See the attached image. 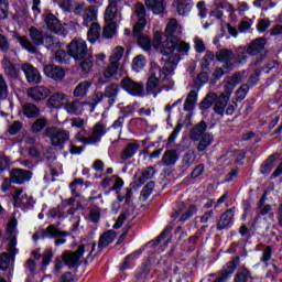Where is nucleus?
Wrapping results in <instances>:
<instances>
[{"label": "nucleus", "instance_id": "obj_1", "mask_svg": "<svg viewBox=\"0 0 282 282\" xmlns=\"http://www.w3.org/2000/svg\"><path fill=\"white\" fill-rule=\"evenodd\" d=\"M29 34L31 42L25 36H18V41L21 47L26 50L29 54H37V47H41V45H43L45 35H43V31L39 30L36 26H31Z\"/></svg>", "mask_w": 282, "mask_h": 282}, {"label": "nucleus", "instance_id": "obj_2", "mask_svg": "<svg viewBox=\"0 0 282 282\" xmlns=\"http://www.w3.org/2000/svg\"><path fill=\"white\" fill-rule=\"evenodd\" d=\"M66 50L74 61H83L86 58L89 50L87 48V42L82 37H75L70 41V43L66 46Z\"/></svg>", "mask_w": 282, "mask_h": 282}, {"label": "nucleus", "instance_id": "obj_3", "mask_svg": "<svg viewBox=\"0 0 282 282\" xmlns=\"http://www.w3.org/2000/svg\"><path fill=\"white\" fill-rule=\"evenodd\" d=\"M44 134L51 139L52 147H58L62 151L65 149V143L69 140V131L58 130L56 127H48L45 129Z\"/></svg>", "mask_w": 282, "mask_h": 282}, {"label": "nucleus", "instance_id": "obj_4", "mask_svg": "<svg viewBox=\"0 0 282 282\" xmlns=\"http://www.w3.org/2000/svg\"><path fill=\"white\" fill-rule=\"evenodd\" d=\"M175 50L178 53H182V52L188 53L191 52V44L186 42H180V37H176L171 41H164L161 48V54L163 56H171V54H173Z\"/></svg>", "mask_w": 282, "mask_h": 282}, {"label": "nucleus", "instance_id": "obj_5", "mask_svg": "<svg viewBox=\"0 0 282 282\" xmlns=\"http://www.w3.org/2000/svg\"><path fill=\"white\" fill-rule=\"evenodd\" d=\"M63 237H69V231H62L56 228L54 225H50L45 230H42L41 239H56L55 246H63V243H67V239Z\"/></svg>", "mask_w": 282, "mask_h": 282}, {"label": "nucleus", "instance_id": "obj_6", "mask_svg": "<svg viewBox=\"0 0 282 282\" xmlns=\"http://www.w3.org/2000/svg\"><path fill=\"white\" fill-rule=\"evenodd\" d=\"M120 87L129 94V96H142L144 94V84L133 80L131 77H123L120 82Z\"/></svg>", "mask_w": 282, "mask_h": 282}, {"label": "nucleus", "instance_id": "obj_7", "mask_svg": "<svg viewBox=\"0 0 282 282\" xmlns=\"http://www.w3.org/2000/svg\"><path fill=\"white\" fill-rule=\"evenodd\" d=\"M241 263V258L239 256L235 257L231 261H228L221 270L218 272V278L213 282H225L235 274L237 267Z\"/></svg>", "mask_w": 282, "mask_h": 282}, {"label": "nucleus", "instance_id": "obj_8", "mask_svg": "<svg viewBox=\"0 0 282 282\" xmlns=\"http://www.w3.org/2000/svg\"><path fill=\"white\" fill-rule=\"evenodd\" d=\"M216 61L218 63H224L223 69H228L229 72H232L235 69V52L230 48H220L216 52Z\"/></svg>", "mask_w": 282, "mask_h": 282}, {"label": "nucleus", "instance_id": "obj_9", "mask_svg": "<svg viewBox=\"0 0 282 282\" xmlns=\"http://www.w3.org/2000/svg\"><path fill=\"white\" fill-rule=\"evenodd\" d=\"M32 171L21 167H13L9 172V177H11L12 184H17L18 186L23 185L24 182H30V180H32Z\"/></svg>", "mask_w": 282, "mask_h": 282}, {"label": "nucleus", "instance_id": "obj_10", "mask_svg": "<svg viewBox=\"0 0 282 282\" xmlns=\"http://www.w3.org/2000/svg\"><path fill=\"white\" fill-rule=\"evenodd\" d=\"M22 72L24 73V76L28 83H30V85H39V83H41L42 80L41 73L36 67H34V65L23 64Z\"/></svg>", "mask_w": 282, "mask_h": 282}, {"label": "nucleus", "instance_id": "obj_11", "mask_svg": "<svg viewBox=\"0 0 282 282\" xmlns=\"http://www.w3.org/2000/svg\"><path fill=\"white\" fill-rule=\"evenodd\" d=\"M265 45H268V39L260 36L251 41L249 45H247V54L249 56H259L265 50Z\"/></svg>", "mask_w": 282, "mask_h": 282}, {"label": "nucleus", "instance_id": "obj_12", "mask_svg": "<svg viewBox=\"0 0 282 282\" xmlns=\"http://www.w3.org/2000/svg\"><path fill=\"white\" fill-rule=\"evenodd\" d=\"M51 94L52 91L50 88L45 86H35L28 89V96L29 98H32L34 102H43V100H45V98H47Z\"/></svg>", "mask_w": 282, "mask_h": 282}, {"label": "nucleus", "instance_id": "obj_13", "mask_svg": "<svg viewBox=\"0 0 282 282\" xmlns=\"http://www.w3.org/2000/svg\"><path fill=\"white\" fill-rule=\"evenodd\" d=\"M232 219H235V208L225 210L216 225L217 230H230L232 228Z\"/></svg>", "mask_w": 282, "mask_h": 282}, {"label": "nucleus", "instance_id": "obj_14", "mask_svg": "<svg viewBox=\"0 0 282 282\" xmlns=\"http://www.w3.org/2000/svg\"><path fill=\"white\" fill-rule=\"evenodd\" d=\"M43 72L47 76V78H52L57 83L65 78V69H63V67L61 66H56L55 64L44 66Z\"/></svg>", "mask_w": 282, "mask_h": 282}, {"label": "nucleus", "instance_id": "obj_15", "mask_svg": "<svg viewBox=\"0 0 282 282\" xmlns=\"http://www.w3.org/2000/svg\"><path fill=\"white\" fill-rule=\"evenodd\" d=\"M118 69H120L118 62H111L104 70V76L98 78V84L107 85V83H109V80H111V78L118 74Z\"/></svg>", "mask_w": 282, "mask_h": 282}, {"label": "nucleus", "instance_id": "obj_16", "mask_svg": "<svg viewBox=\"0 0 282 282\" xmlns=\"http://www.w3.org/2000/svg\"><path fill=\"white\" fill-rule=\"evenodd\" d=\"M206 131H208V123L202 120L189 130V139L192 142H199V139L205 135Z\"/></svg>", "mask_w": 282, "mask_h": 282}, {"label": "nucleus", "instance_id": "obj_17", "mask_svg": "<svg viewBox=\"0 0 282 282\" xmlns=\"http://www.w3.org/2000/svg\"><path fill=\"white\" fill-rule=\"evenodd\" d=\"M2 67L6 69L10 78H19L21 76V68L10 59V57L4 56L2 59Z\"/></svg>", "mask_w": 282, "mask_h": 282}, {"label": "nucleus", "instance_id": "obj_18", "mask_svg": "<svg viewBox=\"0 0 282 282\" xmlns=\"http://www.w3.org/2000/svg\"><path fill=\"white\" fill-rule=\"evenodd\" d=\"M116 237H118V232L113 229H109L105 231L100 237H99V242H98V249L99 251L102 250V248H107L108 246H111L113 241H116Z\"/></svg>", "mask_w": 282, "mask_h": 282}, {"label": "nucleus", "instance_id": "obj_19", "mask_svg": "<svg viewBox=\"0 0 282 282\" xmlns=\"http://www.w3.org/2000/svg\"><path fill=\"white\" fill-rule=\"evenodd\" d=\"M22 113L28 120H34L41 116V108L32 102H26L22 106Z\"/></svg>", "mask_w": 282, "mask_h": 282}, {"label": "nucleus", "instance_id": "obj_20", "mask_svg": "<svg viewBox=\"0 0 282 282\" xmlns=\"http://www.w3.org/2000/svg\"><path fill=\"white\" fill-rule=\"evenodd\" d=\"M34 204H36L34 197L29 196L28 194H23L17 203H13V207L25 212L32 210V208H34Z\"/></svg>", "mask_w": 282, "mask_h": 282}, {"label": "nucleus", "instance_id": "obj_21", "mask_svg": "<svg viewBox=\"0 0 282 282\" xmlns=\"http://www.w3.org/2000/svg\"><path fill=\"white\" fill-rule=\"evenodd\" d=\"M44 23L53 34H58L61 32V20L54 15V13H47L44 18Z\"/></svg>", "mask_w": 282, "mask_h": 282}, {"label": "nucleus", "instance_id": "obj_22", "mask_svg": "<svg viewBox=\"0 0 282 282\" xmlns=\"http://www.w3.org/2000/svg\"><path fill=\"white\" fill-rule=\"evenodd\" d=\"M118 1L120 0H111L106 8L104 17L106 23H116V21L113 20L116 19V17H118V12H113V10L118 9Z\"/></svg>", "mask_w": 282, "mask_h": 282}, {"label": "nucleus", "instance_id": "obj_23", "mask_svg": "<svg viewBox=\"0 0 282 282\" xmlns=\"http://www.w3.org/2000/svg\"><path fill=\"white\" fill-rule=\"evenodd\" d=\"M213 142H215V135H213V133L206 132L205 134H203L198 140V153H204V151L207 150L208 147L213 144Z\"/></svg>", "mask_w": 282, "mask_h": 282}, {"label": "nucleus", "instance_id": "obj_24", "mask_svg": "<svg viewBox=\"0 0 282 282\" xmlns=\"http://www.w3.org/2000/svg\"><path fill=\"white\" fill-rule=\"evenodd\" d=\"M140 149V143L138 141L128 143L126 148L121 151V160H131L138 153Z\"/></svg>", "mask_w": 282, "mask_h": 282}, {"label": "nucleus", "instance_id": "obj_25", "mask_svg": "<svg viewBox=\"0 0 282 282\" xmlns=\"http://www.w3.org/2000/svg\"><path fill=\"white\" fill-rule=\"evenodd\" d=\"M180 160V155L177 154V150H167L164 152L162 156V162L164 166H173Z\"/></svg>", "mask_w": 282, "mask_h": 282}, {"label": "nucleus", "instance_id": "obj_26", "mask_svg": "<svg viewBox=\"0 0 282 282\" xmlns=\"http://www.w3.org/2000/svg\"><path fill=\"white\" fill-rule=\"evenodd\" d=\"M62 257L64 259V265H67L69 270H72V268H78L80 264V260H78V257H76L72 251H65L62 253Z\"/></svg>", "mask_w": 282, "mask_h": 282}, {"label": "nucleus", "instance_id": "obj_27", "mask_svg": "<svg viewBox=\"0 0 282 282\" xmlns=\"http://www.w3.org/2000/svg\"><path fill=\"white\" fill-rule=\"evenodd\" d=\"M65 98H66L65 94L55 93L46 101V107L48 109H58V107L61 106V102H63V100H65Z\"/></svg>", "mask_w": 282, "mask_h": 282}, {"label": "nucleus", "instance_id": "obj_28", "mask_svg": "<svg viewBox=\"0 0 282 282\" xmlns=\"http://www.w3.org/2000/svg\"><path fill=\"white\" fill-rule=\"evenodd\" d=\"M235 57L234 61H236L237 65H246L248 63V46H239L235 51Z\"/></svg>", "mask_w": 282, "mask_h": 282}, {"label": "nucleus", "instance_id": "obj_29", "mask_svg": "<svg viewBox=\"0 0 282 282\" xmlns=\"http://www.w3.org/2000/svg\"><path fill=\"white\" fill-rule=\"evenodd\" d=\"M274 162H276V154H271L260 166V173L262 175H270L274 169Z\"/></svg>", "mask_w": 282, "mask_h": 282}, {"label": "nucleus", "instance_id": "obj_30", "mask_svg": "<svg viewBox=\"0 0 282 282\" xmlns=\"http://www.w3.org/2000/svg\"><path fill=\"white\" fill-rule=\"evenodd\" d=\"M173 230V226L167 225L163 231L155 238V240H152L150 242H148V246L150 248H158V246H160V243H162L163 239H166L167 235H171V231Z\"/></svg>", "mask_w": 282, "mask_h": 282}, {"label": "nucleus", "instance_id": "obj_31", "mask_svg": "<svg viewBox=\"0 0 282 282\" xmlns=\"http://www.w3.org/2000/svg\"><path fill=\"white\" fill-rule=\"evenodd\" d=\"M106 127H107V124H105V122H102V121H99L94 126L93 138L97 142H100L101 138H104V135H107V130H105Z\"/></svg>", "mask_w": 282, "mask_h": 282}, {"label": "nucleus", "instance_id": "obj_32", "mask_svg": "<svg viewBox=\"0 0 282 282\" xmlns=\"http://www.w3.org/2000/svg\"><path fill=\"white\" fill-rule=\"evenodd\" d=\"M89 87H91V83L89 82L78 84L73 91V96L75 98H85L87 91H89Z\"/></svg>", "mask_w": 282, "mask_h": 282}, {"label": "nucleus", "instance_id": "obj_33", "mask_svg": "<svg viewBox=\"0 0 282 282\" xmlns=\"http://www.w3.org/2000/svg\"><path fill=\"white\" fill-rule=\"evenodd\" d=\"M196 102H197V91L191 90L184 102V107H183L184 111H193V109H195Z\"/></svg>", "mask_w": 282, "mask_h": 282}, {"label": "nucleus", "instance_id": "obj_34", "mask_svg": "<svg viewBox=\"0 0 282 282\" xmlns=\"http://www.w3.org/2000/svg\"><path fill=\"white\" fill-rule=\"evenodd\" d=\"M158 85H160V79L155 76V73H152L148 78L145 84V91L148 95L155 94V89H158Z\"/></svg>", "mask_w": 282, "mask_h": 282}, {"label": "nucleus", "instance_id": "obj_35", "mask_svg": "<svg viewBox=\"0 0 282 282\" xmlns=\"http://www.w3.org/2000/svg\"><path fill=\"white\" fill-rule=\"evenodd\" d=\"M45 127H47V118H39L33 121L30 131L31 133H34L36 135L37 133H41V131H43Z\"/></svg>", "mask_w": 282, "mask_h": 282}, {"label": "nucleus", "instance_id": "obj_36", "mask_svg": "<svg viewBox=\"0 0 282 282\" xmlns=\"http://www.w3.org/2000/svg\"><path fill=\"white\" fill-rule=\"evenodd\" d=\"M154 188H155V182L154 181L148 182L140 192L141 202H147V199H149V197H151V195L153 194Z\"/></svg>", "mask_w": 282, "mask_h": 282}, {"label": "nucleus", "instance_id": "obj_37", "mask_svg": "<svg viewBox=\"0 0 282 282\" xmlns=\"http://www.w3.org/2000/svg\"><path fill=\"white\" fill-rule=\"evenodd\" d=\"M175 32H177V21H171L170 23H167V25L165 26V41H174L175 39H177V36L175 35Z\"/></svg>", "mask_w": 282, "mask_h": 282}, {"label": "nucleus", "instance_id": "obj_38", "mask_svg": "<svg viewBox=\"0 0 282 282\" xmlns=\"http://www.w3.org/2000/svg\"><path fill=\"white\" fill-rule=\"evenodd\" d=\"M252 276V272L246 267L238 269V272L235 274L234 282H248V279Z\"/></svg>", "mask_w": 282, "mask_h": 282}, {"label": "nucleus", "instance_id": "obj_39", "mask_svg": "<svg viewBox=\"0 0 282 282\" xmlns=\"http://www.w3.org/2000/svg\"><path fill=\"white\" fill-rule=\"evenodd\" d=\"M55 61L61 65H69V61H72V55H69V51L57 50L55 52Z\"/></svg>", "mask_w": 282, "mask_h": 282}, {"label": "nucleus", "instance_id": "obj_40", "mask_svg": "<svg viewBox=\"0 0 282 282\" xmlns=\"http://www.w3.org/2000/svg\"><path fill=\"white\" fill-rule=\"evenodd\" d=\"M144 28H147V19H138L132 28V37L137 39L138 36H142Z\"/></svg>", "mask_w": 282, "mask_h": 282}, {"label": "nucleus", "instance_id": "obj_41", "mask_svg": "<svg viewBox=\"0 0 282 282\" xmlns=\"http://www.w3.org/2000/svg\"><path fill=\"white\" fill-rule=\"evenodd\" d=\"M134 39H137V43L139 47H141V50H143L144 52H151V47H153V44L151 43V37L147 35H139Z\"/></svg>", "mask_w": 282, "mask_h": 282}, {"label": "nucleus", "instance_id": "obj_42", "mask_svg": "<svg viewBox=\"0 0 282 282\" xmlns=\"http://www.w3.org/2000/svg\"><path fill=\"white\" fill-rule=\"evenodd\" d=\"M215 61V53L213 51H206L204 57L200 61L202 72H206L210 67V63Z\"/></svg>", "mask_w": 282, "mask_h": 282}, {"label": "nucleus", "instance_id": "obj_43", "mask_svg": "<svg viewBox=\"0 0 282 282\" xmlns=\"http://www.w3.org/2000/svg\"><path fill=\"white\" fill-rule=\"evenodd\" d=\"M248 91H250V86L248 84H242L237 90H236V97L232 98L236 102H241L246 99V96H248Z\"/></svg>", "mask_w": 282, "mask_h": 282}, {"label": "nucleus", "instance_id": "obj_44", "mask_svg": "<svg viewBox=\"0 0 282 282\" xmlns=\"http://www.w3.org/2000/svg\"><path fill=\"white\" fill-rule=\"evenodd\" d=\"M118 94H120V86L112 83L105 88L104 96L105 98H116Z\"/></svg>", "mask_w": 282, "mask_h": 282}, {"label": "nucleus", "instance_id": "obj_45", "mask_svg": "<svg viewBox=\"0 0 282 282\" xmlns=\"http://www.w3.org/2000/svg\"><path fill=\"white\" fill-rule=\"evenodd\" d=\"M116 28H118L117 22H108V24L104 26V31H102L104 39H113V34H116Z\"/></svg>", "mask_w": 282, "mask_h": 282}, {"label": "nucleus", "instance_id": "obj_46", "mask_svg": "<svg viewBox=\"0 0 282 282\" xmlns=\"http://www.w3.org/2000/svg\"><path fill=\"white\" fill-rule=\"evenodd\" d=\"M14 259V256L9 254L8 252L0 253V270L6 272L10 268V260Z\"/></svg>", "mask_w": 282, "mask_h": 282}, {"label": "nucleus", "instance_id": "obj_47", "mask_svg": "<svg viewBox=\"0 0 282 282\" xmlns=\"http://www.w3.org/2000/svg\"><path fill=\"white\" fill-rule=\"evenodd\" d=\"M10 14V2L8 0H0V21L8 19Z\"/></svg>", "mask_w": 282, "mask_h": 282}, {"label": "nucleus", "instance_id": "obj_48", "mask_svg": "<svg viewBox=\"0 0 282 282\" xmlns=\"http://www.w3.org/2000/svg\"><path fill=\"white\" fill-rule=\"evenodd\" d=\"M182 129H184V124L178 121L176 123L174 130L167 138V144H173V142H175V140H177V135H180V133L182 132Z\"/></svg>", "mask_w": 282, "mask_h": 282}, {"label": "nucleus", "instance_id": "obj_49", "mask_svg": "<svg viewBox=\"0 0 282 282\" xmlns=\"http://www.w3.org/2000/svg\"><path fill=\"white\" fill-rule=\"evenodd\" d=\"M166 11V2L164 0H158L155 4L151 8L153 14H164Z\"/></svg>", "mask_w": 282, "mask_h": 282}, {"label": "nucleus", "instance_id": "obj_50", "mask_svg": "<svg viewBox=\"0 0 282 282\" xmlns=\"http://www.w3.org/2000/svg\"><path fill=\"white\" fill-rule=\"evenodd\" d=\"M91 55H89L88 57H84L82 61V63L79 64V67H82V72H84L85 74H87V72L91 70V67H94V61L91 59Z\"/></svg>", "mask_w": 282, "mask_h": 282}, {"label": "nucleus", "instance_id": "obj_51", "mask_svg": "<svg viewBox=\"0 0 282 282\" xmlns=\"http://www.w3.org/2000/svg\"><path fill=\"white\" fill-rule=\"evenodd\" d=\"M261 69L257 68L252 74H250L248 78V86L250 87H257L259 85V76H261Z\"/></svg>", "mask_w": 282, "mask_h": 282}, {"label": "nucleus", "instance_id": "obj_52", "mask_svg": "<svg viewBox=\"0 0 282 282\" xmlns=\"http://www.w3.org/2000/svg\"><path fill=\"white\" fill-rule=\"evenodd\" d=\"M208 98H213V100H218L219 102L228 105V101L230 100V95L221 93L220 96H217L216 93H212L206 96V100H208Z\"/></svg>", "mask_w": 282, "mask_h": 282}, {"label": "nucleus", "instance_id": "obj_53", "mask_svg": "<svg viewBox=\"0 0 282 282\" xmlns=\"http://www.w3.org/2000/svg\"><path fill=\"white\" fill-rule=\"evenodd\" d=\"M8 99V83H6V78L0 74V100Z\"/></svg>", "mask_w": 282, "mask_h": 282}, {"label": "nucleus", "instance_id": "obj_54", "mask_svg": "<svg viewBox=\"0 0 282 282\" xmlns=\"http://www.w3.org/2000/svg\"><path fill=\"white\" fill-rule=\"evenodd\" d=\"M41 258H42V265L44 268H47V265L52 263V259H54V251L52 249H46L44 251V254L41 256Z\"/></svg>", "mask_w": 282, "mask_h": 282}, {"label": "nucleus", "instance_id": "obj_55", "mask_svg": "<svg viewBox=\"0 0 282 282\" xmlns=\"http://www.w3.org/2000/svg\"><path fill=\"white\" fill-rule=\"evenodd\" d=\"M191 4L186 2V0H182L176 6V11L180 17H185L186 12L191 10Z\"/></svg>", "mask_w": 282, "mask_h": 282}, {"label": "nucleus", "instance_id": "obj_56", "mask_svg": "<svg viewBox=\"0 0 282 282\" xmlns=\"http://www.w3.org/2000/svg\"><path fill=\"white\" fill-rule=\"evenodd\" d=\"M46 50H54L56 45H58V42H56V37L53 35H46L44 36V42L43 44Z\"/></svg>", "mask_w": 282, "mask_h": 282}, {"label": "nucleus", "instance_id": "obj_57", "mask_svg": "<svg viewBox=\"0 0 282 282\" xmlns=\"http://www.w3.org/2000/svg\"><path fill=\"white\" fill-rule=\"evenodd\" d=\"M0 52L2 54H8L10 52V41H8V36L0 33Z\"/></svg>", "mask_w": 282, "mask_h": 282}, {"label": "nucleus", "instance_id": "obj_58", "mask_svg": "<svg viewBox=\"0 0 282 282\" xmlns=\"http://www.w3.org/2000/svg\"><path fill=\"white\" fill-rule=\"evenodd\" d=\"M96 19H98V15L96 14V8L89 7L88 13L84 15V25L86 23H91V21H96Z\"/></svg>", "mask_w": 282, "mask_h": 282}, {"label": "nucleus", "instance_id": "obj_59", "mask_svg": "<svg viewBox=\"0 0 282 282\" xmlns=\"http://www.w3.org/2000/svg\"><path fill=\"white\" fill-rule=\"evenodd\" d=\"M134 12L138 19H147V8L142 2H137L134 6Z\"/></svg>", "mask_w": 282, "mask_h": 282}, {"label": "nucleus", "instance_id": "obj_60", "mask_svg": "<svg viewBox=\"0 0 282 282\" xmlns=\"http://www.w3.org/2000/svg\"><path fill=\"white\" fill-rule=\"evenodd\" d=\"M214 111L217 113V116H224V112L226 111V107H228L227 104H224L223 101H218V99H214Z\"/></svg>", "mask_w": 282, "mask_h": 282}, {"label": "nucleus", "instance_id": "obj_61", "mask_svg": "<svg viewBox=\"0 0 282 282\" xmlns=\"http://www.w3.org/2000/svg\"><path fill=\"white\" fill-rule=\"evenodd\" d=\"M23 129V122L17 120L9 127V134L17 135Z\"/></svg>", "mask_w": 282, "mask_h": 282}, {"label": "nucleus", "instance_id": "obj_62", "mask_svg": "<svg viewBox=\"0 0 282 282\" xmlns=\"http://www.w3.org/2000/svg\"><path fill=\"white\" fill-rule=\"evenodd\" d=\"M209 78H210V75L208 74V72L203 70L197 75L196 80L197 83H199V87H204V85L208 83Z\"/></svg>", "mask_w": 282, "mask_h": 282}, {"label": "nucleus", "instance_id": "obj_63", "mask_svg": "<svg viewBox=\"0 0 282 282\" xmlns=\"http://www.w3.org/2000/svg\"><path fill=\"white\" fill-rule=\"evenodd\" d=\"M239 83H241V73L237 72L231 77H229L227 85L235 88L237 85H239Z\"/></svg>", "mask_w": 282, "mask_h": 282}, {"label": "nucleus", "instance_id": "obj_64", "mask_svg": "<svg viewBox=\"0 0 282 282\" xmlns=\"http://www.w3.org/2000/svg\"><path fill=\"white\" fill-rule=\"evenodd\" d=\"M270 25H272V22H270V20L262 19L259 21V23L257 25V31L260 34H263V32H265V30H268V28H270Z\"/></svg>", "mask_w": 282, "mask_h": 282}]
</instances>
